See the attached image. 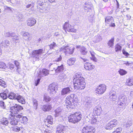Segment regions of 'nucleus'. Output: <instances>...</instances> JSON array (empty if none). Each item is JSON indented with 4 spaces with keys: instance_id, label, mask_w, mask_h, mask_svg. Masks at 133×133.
<instances>
[{
    "instance_id": "nucleus-13",
    "label": "nucleus",
    "mask_w": 133,
    "mask_h": 133,
    "mask_svg": "<svg viewBox=\"0 0 133 133\" xmlns=\"http://www.w3.org/2000/svg\"><path fill=\"white\" fill-rule=\"evenodd\" d=\"M63 28L65 31L66 30L68 32H75L76 31V30L74 29V26H71L67 22L65 23Z\"/></svg>"
},
{
    "instance_id": "nucleus-61",
    "label": "nucleus",
    "mask_w": 133,
    "mask_h": 133,
    "mask_svg": "<svg viewBox=\"0 0 133 133\" xmlns=\"http://www.w3.org/2000/svg\"><path fill=\"white\" fill-rule=\"evenodd\" d=\"M84 78L83 77H77V78H74L73 80V82L77 81V80H81V79H82L81 78Z\"/></svg>"
},
{
    "instance_id": "nucleus-33",
    "label": "nucleus",
    "mask_w": 133,
    "mask_h": 133,
    "mask_svg": "<svg viewBox=\"0 0 133 133\" xmlns=\"http://www.w3.org/2000/svg\"><path fill=\"white\" fill-rule=\"evenodd\" d=\"M23 38L25 40H29L30 35V34L27 32H24L23 35Z\"/></svg>"
},
{
    "instance_id": "nucleus-10",
    "label": "nucleus",
    "mask_w": 133,
    "mask_h": 133,
    "mask_svg": "<svg viewBox=\"0 0 133 133\" xmlns=\"http://www.w3.org/2000/svg\"><path fill=\"white\" fill-rule=\"evenodd\" d=\"M106 89V85L104 84H101L96 89L95 92L98 94H102L104 92Z\"/></svg>"
},
{
    "instance_id": "nucleus-47",
    "label": "nucleus",
    "mask_w": 133,
    "mask_h": 133,
    "mask_svg": "<svg viewBox=\"0 0 133 133\" xmlns=\"http://www.w3.org/2000/svg\"><path fill=\"white\" fill-rule=\"evenodd\" d=\"M12 39H14L15 40V42H17L19 41V38L17 36L15 35V34H14V35H13V36L11 37Z\"/></svg>"
},
{
    "instance_id": "nucleus-5",
    "label": "nucleus",
    "mask_w": 133,
    "mask_h": 133,
    "mask_svg": "<svg viewBox=\"0 0 133 133\" xmlns=\"http://www.w3.org/2000/svg\"><path fill=\"white\" fill-rule=\"evenodd\" d=\"M8 119L9 120V123L12 125H16L19 122L18 118L16 117L13 113H10L8 114Z\"/></svg>"
},
{
    "instance_id": "nucleus-19",
    "label": "nucleus",
    "mask_w": 133,
    "mask_h": 133,
    "mask_svg": "<svg viewBox=\"0 0 133 133\" xmlns=\"http://www.w3.org/2000/svg\"><path fill=\"white\" fill-rule=\"evenodd\" d=\"M109 98L111 100L113 101L116 100L117 97L116 92L115 91L112 90L109 93Z\"/></svg>"
},
{
    "instance_id": "nucleus-49",
    "label": "nucleus",
    "mask_w": 133,
    "mask_h": 133,
    "mask_svg": "<svg viewBox=\"0 0 133 133\" xmlns=\"http://www.w3.org/2000/svg\"><path fill=\"white\" fill-rule=\"evenodd\" d=\"M0 96L3 99H6L8 97L7 94L3 93H0Z\"/></svg>"
},
{
    "instance_id": "nucleus-63",
    "label": "nucleus",
    "mask_w": 133,
    "mask_h": 133,
    "mask_svg": "<svg viewBox=\"0 0 133 133\" xmlns=\"http://www.w3.org/2000/svg\"><path fill=\"white\" fill-rule=\"evenodd\" d=\"M23 17V16L22 14L21 13H19L18 15L17 16V17L19 19H22Z\"/></svg>"
},
{
    "instance_id": "nucleus-24",
    "label": "nucleus",
    "mask_w": 133,
    "mask_h": 133,
    "mask_svg": "<svg viewBox=\"0 0 133 133\" xmlns=\"http://www.w3.org/2000/svg\"><path fill=\"white\" fill-rule=\"evenodd\" d=\"M36 23V20L33 18H29L27 21V24L29 26H31L35 25Z\"/></svg>"
},
{
    "instance_id": "nucleus-37",
    "label": "nucleus",
    "mask_w": 133,
    "mask_h": 133,
    "mask_svg": "<svg viewBox=\"0 0 133 133\" xmlns=\"http://www.w3.org/2000/svg\"><path fill=\"white\" fill-rule=\"evenodd\" d=\"M33 105L34 106L36 110L37 109L38 107V101H37V100L34 98H33Z\"/></svg>"
},
{
    "instance_id": "nucleus-34",
    "label": "nucleus",
    "mask_w": 133,
    "mask_h": 133,
    "mask_svg": "<svg viewBox=\"0 0 133 133\" xmlns=\"http://www.w3.org/2000/svg\"><path fill=\"white\" fill-rule=\"evenodd\" d=\"M66 77V75L64 73H61L59 76V78L62 81H64Z\"/></svg>"
},
{
    "instance_id": "nucleus-29",
    "label": "nucleus",
    "mask_w": 133,
    "mask_h": 133,
    "mask_svg": "<svg viewBox=\"0 0 133 133\" xmlns=\"http://www.w3.org/2000/svg\"><path fill=\"white\" fill-rule=\"evenodd\" d=\"M1 123L4 126H7L9 123V122L7 118H3L1 120Z\"/></svg>"
},
{
    "instance_id": "nucleus-1",
    "label": "nucleus",
    "mask_w": 133,
    "mask_h": 133,
    "mask_svg": "<svg viewBox=\"0 0 133 133\" xmlns=\"http://www.w3.org/2000/svg\"><path fill=\"white\" fill-rule=\"evenodd\" d=\"M77 96L74 94H71L69 96H68L65 100V106L68 109L70 108H72L74 102L77 101Z\"/></svg>"
},
{
    "instance_id": "nucleus-58",
    "label": "nucleus",
    "mask_w": 133,
    "mask_h": 133,
    "mask_svg": "<svg viewBox=\"0 0 133 133\" xmlns=\"http://www.w3.org/2000/svg\"><path fill=\"white\" fill-rule=\"evenodd\" d=\"M78 77H82V74L81 72H78L76 73L75 75L74 78Z\"/></svg>"
},
{
    "instance_id": "nucleus-45",
    "label": "nucleus",
    "mask_w": 133,
    "mask_h": 133,
    "mask_svg": "<svg viewBox=\"0 0 133 133\" xmlns=\"http://www.w3.org/2000/svg\"><path fill=\"white\" fill-rule=\"evenodd\" d=\"M94 39H95V40L94 41L96 42H99L102 39V38L99 35L95 36L94 37Z\"/></svg>"
},
{
    "instance_id": "nucleus-17",
    "label": "nucleus",
    "mask_w": 133,
    "mask_h": 133,
    "mask_svg": "<svg viewBox=\"0 0 133 133\" xmlns=\"http://www.w3.org/2000/svg\"><path fill=\"white\" fill-rule=\"evenodd\" d=\"M72 88L71 87H67L63 88L61 91V94L64 96L69 94L72 91Z\"/></svg>"
},
{
    "instance_id": "nucleus-30",
    "label": "nucleus",
    "mask_w": 133,
    "mask_h": 133,
    "mask_svg": "<svg viewBox=\"0 0 133 133\" xmlns=\"http://www.w3.org/2000/svg\"><path fill=\"white\" fill-rule=\"evenodd\" d=\"M81 54L83 55H86L88 51L86 48L84 46L82 47L81 48V49H79Z\"/></svg>"
},
{
    "instance_id": "nucleus-39",
    "label": "nucleus",
    "mask_w": 133,
    "mask_h": 133,
    "mask_svg": "<svg viewBox=\"0 0 133 133\" xmlns=\"http://www.w3.org/2000/svg\"><path fill=\"white\" fill-rule=\"evenodd\" d=\"M1 45L4 47L8 46L9 45V41L7 40H5L4 41H2L1 43Z\"/></svg>"
},
{
    "instance_id": "nucleus-35",
    "label": "nucleus",
    "mask_w": 133,
    "mask_h": 133,
    "mask_svg": "<svg viewBox=\"0 0 133 133\" xmlns=\"http://www.w3.org/2000/svg\"><path fill=\"white\" fill-rule=\"evenodd\" d=\"M76 61L75 58H71L69 59L67 61V63L69 65H73Z\"/></svg>"
},
{
    "instance_id": "nucleus-15",
    "label": "nucleus",
    "mask_w": 133,
    "mask_h": 133,
    "mask_svg": "<svg viewBox=\"0 0 133 133\" xmlns=\"http://www.w3.org/2000/svg\"><path fill=\"white\" fill-rule=\"evenodd\" d=\"M95 131V128L94 127L87 126L83 128L82 133H94Z\"/></svg>"
},
{
    "instance_id": "nucleus-6",
    "label": "nucleus",
    "mask_w": 133,
    "mask_h": 133,
    "mask_svg": "<svg viewBox=\"0 0 133 133\" xmlns=\"http://www.w3.org/2000/svg\"><path fill=\"white\" fill-rule=\"evenodd\" d=\"M11 112L10 113H13L15 115L19 114V112L23 109V107L21 106L16 104H15L14 106L11 107L10 108Z\"/></svg>"
},
{
    "instance_id": "nucleus-48",
    "label": "nucleus",
    "mask_w": 133,
    "mask_h": 133,
    "mask_svg": "<svg viewBox=\"0 0 133 133\" xmlns=\"http://www.w3.org/2000/svg\"><path fill=\"white\" fill-rule=\"evenodd\" d=\"M38 8H39L38 10V12L39 13H43L46 11V8H42V7H38Z\"/></svg>"
},
{
    "instance_id": "nucleus-21",
    "label": "nucleus",
    "mask_w": 133,
    "mask_h": 133,
    "mask_svg": "<svg viewBox=\"0 0 133 133\" xmlns=\"http://www.w3.org/2000/svg\"><path fill=\"white\" fill-rule=\"evenodd\" d=\"M102 111V109L100 105L96 106L93 109L94 112L97 115H99Z\"/></svg>"
},
{
    "instance_id": "nucleus-25",
    "label": "nucleus",
    "mask_w": 133,
    "mask_h": 133,
    "mask_svg": "<svg viewBox=\"0 0 133 133\" xmlns=\"http://www.w3.org/2000/svg\"><path fill=\"white\" fill-rule=\"evenodd\" d=\"M37 8L38 7H42L43 5H46L47 4L46 0H38L37 2Z\"/></svg>"
},
{
    "instance_id": "nucleus-40",
    "label": "nucleus",
    "mask_w": 133,
    "mask_h": 133,
    "mask_svg": "<svg viewBox=\"0 0 133 133\" xmlns=\"http://www.w3.org/2000/svg\"><path fill=\"white\" fill-rule=\"evenodd\" d=\"M51 99V98L49 96L46 95H44V101L48 102H50Z\"/></svg>"
},
{
    "instance_id": "nucleus-38",
    "label": "nucleus",
    "mask_w": 133,
    "mask_h": 133,
    "mask_svg": "<svg viewBox=\"0 0 133 133\" xmlns=\"http://www.w3.org/2000/svg\"><path fill=\"white\" fill-rule=\"evenodd\" d=\"M52 121L53 119L52 116L51 115L48 116L47 118L46 122L49 124H53Z\"/></svg>"
},
{
    "instance_id": "nucleus-26",
    "label": "nucleus",
    "mask_w": 133,
    "mask_h": 133,
    "mask_svg": "<svg viewBox=\"0 0 133 133\" xmlns=\"http://www.w3.org/2000/svg\"><path fill=\"white\" fill-rule=\"evenodd\" d=\"M16 99L17 101L22 104H24L25 102L24 98L23 96L17 95Z\"/></svg>"
},
{
    "instance_id": "nucleus-60",
    "label": "nucleus",
    "mask_w": 133,
    "mask_h": 133,
    "mask_svg": "<svg viewBox=\"0 0 133 133\" xmlns=\"http://www.w3.org/2000/svg\"><path fill=\"white\" fill-rule=\"evenodd\" d=\"M62 59V57L61 55H59L58 57L55 59V61L56 62H59L61 61Z\"/></svg>"
},
{
    "instance_id": "nucleus-46",
    "label": "nucleus",
    "mask_w": 133,
    "mask_h": 133,
    "mask_svg": "<svg viewBox=\"0 0 133 133\" xmlns=\"http://www.w3.org/2000/svg\"><path fill=\"white\" fill-rule=\"evenodd\" d=\"M132 124V122L131 120H128L126 122L125 126L127 127H129Z\"/></svg>"
},
{
    "instance_id": "nucleus-41",
    "label": "nucleus",
    "mask_w": 133,
    "mask_h": 133,
    "mask_svg": "<svg viewBox=\"0 0 133 133\" xmlns=\"http://www.w3.org/2000/svg\"><path fill=\"white\" fill-rule=\"evenodd\" d=\"M115 50L116 52L120 51L122 48V46L118 44H117L115 46Z\"/></svg>"
},
{
    "instance_id": "nucleus-50",
    "label": "nucleus",
    "mask_w": 133,
    "mask_h": 133,
    "mask_svg": "<svg viewBox=\"0 0 133 133\" xmlns=\"http://www.w3.org/2000/svg\"><path fill=\"white\" fill-rule=\"evenodd\" d=\"M14 35V33L12 32H7L5 34V37H11Z\"/></svg>"
},
{
    "instance_id": "nucleus-62",
    "label": "nucleus",
    "mask_w": 133,
    "mask_h": 133,
    "mask_svg": "<svg viewBox=\"0 0 133 133\" xmlns=\"http://www.w3.org/2000/svg\"><path fill=\"white\" fill-rule=\"evenodd\" d=\"M34 4H30L27 5L26 7L27 8H31L34 7Z\"/></svg>"
},
{
    "instance_id": "nucleus-7",
    "label": "nucleus",
    "mask_w": 133,
    "mask_h": 133,
    "mask_svg": "<svg viewBox=\"0 0 133 133\" xmlns=\"http://www.w3.org/2000/svg\"><path fill=\"white\" fill-rule=\"evenodd\" d=\"M58 87L57 84L56 83H53L49 85L48 91L50 94H55L56 93V90H57Z\"/></svg>"
},
{
    "instance_id": "nucleus-52",
    "label": "nucleus",
    "mask_w": 133,
    "mask_h": 133,
    "mask_svg": "<svg viewBox=\"0 0 133 133\" xmlns=\"http://www.w3.org/2000/svg\"><path fill=\"white\" fill-rule=\"evenodd\" d=\"M0 106L3 109H4L6 107L5 103L3 101H0Z\"/></svg>"
},
{
    "instance_id": "nucleus-23",
    "label": "nucleus",
    "mask_w": 133,
    "mask_h": 133,
    "mask_svg": "<svg viewBox=\"0 0 133 133\" xmlns=\"http://www.w3.org/2000/svg\"><path fill=\"white\" fill-rule=\"evenodd\" d=\"M49 74V71L46 69H43L42 72L39 71V76L40 77H42L44 76H46Z\"/></svg>"
},
{
    "instance_id": "nucleus-32",
    "label": "nucleus",
    "mask_w": 133,
    "mask_h": 133,
    "mask_svg": "<svg viewBox=\"0 0 133 133\" xmlns=\"http://www.w3.org/2000/svg\"><path fill=\"white\" fill-rule=\"evenodd\" d=\"M126 84L129 86L133 85V77L127 79L126 81Z\"/></svg>"
},
{
    "instance_id": "nucleus-8",
    "label": "nucleus",
    "mask_w": 133,
    "mask_h": 133,
    "mask_svg": "<svg viewBox=\"0 0 133 133\" xmlns=\"http://www.w3.org/2000/svg\"><path fill=\"white\" fill-rule=\"evenodd\" d=\"M84 104L85 107L89 109L94 105V102L92 99L89 97L85 99Z\"/></svg>"
},
{
    "instance_id": "nucleus-43",
    "label": "nucleus",
    "mask_w": 133,
    "mask_h": 133,
    "mask_svg": "<svg viewBox=\"0 0 133 133\" xmlns=\"http://www.w3.org/2000/svg\"><path fill=\"white\" fill-rule=\"evenodd\" d=\"M0 85L4 88L7 87L6 82L2 79H0Z\"/></svg>"
},
{
    "instance_id": "nucleus-2",
    "label": "nucleus",
    "mask_w": 133,
    "mask_h": 133,
    "mask_svg": "<svg viewBox=\"0 0 133 133\" xmlns=\"http://www.w3.org/2000/svg\"><path fill=\"white\" fill-rule=\"evenodd\" d=\"M82 116V114L80 112H76L69 116V121L74 123L77 122L81 120Z\"/></svg>"
},
{
    "instance_id": "nucleus-9",
    "label": "nucleus",
    "mask_w": 133,
    "mask_h": 133,
    "mask_svg": "<svg viewBox=\"0 0 133 133\" xmlns=\"http://www.w3.org/2000/svg\"><path fill=\"white\" fill-rule=\"evenodd\" d=\"M74 47L63 46L61 48L60 50L61 51H64L65 54H72L74 52Z\"/></svg>"
},
{
    "instance_id": "nucleus-54",
    "label": "nucleus",
    "mask_w": 133,
    "mask_h": 133,
    "mask_svg": "<svg viewBox=\"0 0 133 133\" xmlns=\"http://www.w3.org/2000/svg\"><path fill=\"white\" fill-rule=\"evenodd\" d=\"M122 130V128L119 127L116 129V131H114L112 133H121Z\"/></svg>"
},
{
    "instance_id": "nucleus-16",
    "label": "nucleus",
    "mask_w": 133,
    "mask_h": 133,
    "mask_svg": "<svg viewBox=\"0 0 133 133\" xmlns=\"http://www.w3.org/2000/svg\"><path fill=\"white\" fill-rule=\"evenodd\" d=\"M16 117L18 118L19 122L24 124L26 123L28 120V119L26 117L23 116L21 114H16Z\"/></svg>"
},
{
    "instance_id": "nucleus-55",
    "label": "nucleus",
    "mask_w": 133,
    "mask_h": 133,
    "mask_svg": "<svg viewBox=\"0 0 133 133\" xmlns=\"http://www.w3.org/2000/svg\"><path fill=\"white\" fill-rule=\"evenodd\" d=\"M14 64L17 68V71L18 72L19 68V63L17 61H15Z\"/></svg>"
},
{
    "instance_id": "nucleus-64",
    "label": "nucleus",
    "mask_w": 133,
    "mask_h": 133,
    "mask_svg": "<svg viewBox=\"0 0 133 133\" xmlns=\"http://www.w3.org/2000/svg\"><path fill=\"white\" fill-rule=\"evenodd\" d=\"M9 67L10 69H12L14 67V65L12 64H9Z\"/></svg>"
},
{
    "instance_id": "nucleus-36",
    "label": "nucleus",
    "mask_w": 133,
    "mask_h": 133,
    "mask_svg": "<svg viewBox=\"0 0 133 133\" xmlns=\"http://www.w3.org/2000/svg\"><path fill=\"white\" fill-rule=\"evenodd\" d=\"M62 111V108L60 107H58L55 110V116H58L61 114Z\"/></svg>"
},
{
    "instance_id": "nucleus-31",
    "label": "nucleus",
    "mask_w": 133,
    "mask_h": 133,
    "mask_svg": "<svg viewBox=\"0 0 133 133\" xmlns=\"http://www.w3.org/2000/svg\"><path fill=\"white\" fill-rule=\"evenodd\" d=\"M114 38L113 37L108 42L107 44L109 48H112L114 46Z\"/></svg>"
},
{
    "instance_id": "nucleus-51",
    "label": "nucleus",
    "mask_w": 133,
    "mask_h": 133,
    "mask_svg": "<svg viewBox=\"0 0 133 133\" xmlns=\"http://www.w3.org/2000/svg\"><path fill=\"white\" fill-rule=\"evenodd\" d=\"M21 128L22 129V128L15 126L13 128L12 130L14 132H18L21 130Z\"/></svg>"
},
{
    "instance_id": "nucleus-20",
    "label": "nucleus",
    "mask_w": 133,
    "mask_h": 133,
    "mask_svg": "<svg viewBox=\"0 0 133 133\" xmlns=\"http://www.w3.org/2000/svg\"><path fill=\"white\" fill-rule=\"evenodd\" d=\"M41 108L43 111L45 112L50 110L52 107L51 105L47 104L42 106Z\"/></svg>"
},
{
    "instance_id": "nucleus-14",
    "label": "nucleus",
    "mask_w": 133,
    "mask_h": 133,
    "mask_svg": "<svg viewBox=\"0 0 133 133\" xmlns=\"http://www.w3.org/2000/svg\"><path fill=\"white\" fill-rule=\"evenodd\" d=\"M44 51V50L42 49L34 50L32 52V55L33 57L38 59L39 57L43 52Z\"/></svg>"
},
{
    "instance_id": "nucleus-28",
    "label": "nucleus",
    "mask_w": 133,
    "mask_h": 133,
    "mask_svg": "<svg viewBox=\"0 0 133 133\" xmlns=\"http://www.w3.org/2000/svg\"><path fill=\"white\" fill-rule=\"evenodd\" d=\"M17 96V95H16L14 92H11L8 95V97L11 99H15L16 98Z\"/></svg>"
},
{
    "instance_id": "nucleus-42",
    "label": "nucleus",
    "mask_w": 133,
    "mask_h": 133,
    "mask_svg": "<svg viewBox=\"0 0 133 133\" xmlns=\"http://www.w3.org/2000/svg\"><path fill=\"white\" fill-rule=\"evenodd\" d=\"M118 72L120 75L121 76L124 75L127 73V72L126 71L121 69L119 70Z\"/></svg>"
},
{
    "instance_id": "nucleus-4",
    "label": "nucleus",
    "mask_w": 133,
    "mask_h": 133,
    "mask_svg": "<svg viewBox=\"0 0 133 133\" xmlns=\"http://www.w3.org/2000/svg\"><path fill=\"white\" fill-rule=\"evenodd\" d=\"M118 99L119 101L118 105L120 106V108H122V110H123L125 107L127 99V97L124 95L121 94L119 97Z\"/></svg>"
},
{
    "instance_id": "nucleus-11",
    "label": "nucleus",
    "mask_w": 133,
    "mask_h": 133,
    "mask_svg": "<svg viewBox=\"0 0 133 133\" xmlns=\"http://www.w3.org/2000/svg\"><path fill=\"white\" fill-rule=\"evenodd\" d=\"M117 121L116 119H112L106 125L105 128L106 129H111L113 127H116L117 125Z\"/></svg>"
},
{
    "instance_id": "nucleus-57",
    "label": "nucleus",
    "mask_w": 133,
    "mask_h": 133,
    "mask_svg": "<svg viewBox=\"0 0 133 133\" xmlns=\"http://www.w3.org/2000/svg\"><path fill=\"white\" fill-rule=\"evenodd\" d=\"M122 52L123 54L127 57H128L129 56L130 54L126 51L124 49L122 50Z\"/></svg>"
},
{
    "instance_id": "nucleus-3",
    "label": "nucleus",
    "mask_w": 133,
    "mask_h": 133,
    "mask_svg": "<svg viewBox=\"0 0 133 133\" xmlns=\"http://www.w3.org/2000/svg\"><path fill=\"white\" fill-rule=\"evenodd\" d=\"M73 82L74 88L76 90L83 89L85 87V83L84 78H82V79L81 80H77Z\"/></svg>"
},
{
    "instance_id": "nucleus-56",
    "label": "nucleus",
    "mask_w": 133,
    "mask_h": 133,
    "mask_svg": "<svg viewBox=\"0 0 133 133\" xmlns=\"http://www.w3.org/2000/svg\"><path fill=\"white\" fill-rule=\"evenodd\" d=\"M38 78L37 80H36L35 81V84L36 86H37L38 84H39V82L41 79V78L42 77H40L39 76V75L38 76Z\"/></svg>"
},
{
    "instance_id": "nucleus-53",
    "label": "nucleus",
    "mask_w": 133,
    "mask_h": 133,
    "mask_svg": "<svg viewBox=\"0 0 133 133\" xmlns=\"http://www.w3.org/2000/svg\"><path fill=\"white\" fill-rule=\"evenodd\" d=\"M5 64L3 62H0V68L5 69L6 68Z\"/></svg>"
},
{
    "instance_id": "nucleus-12",
    "label": "nucleus",
    "mask_w": 133,
    "mask_h": 133,
    "mask_svg": "<svg viewBox=\"0 0 133 133\" xmlns=\"http://www.w3.org/2000/svg\"><path fill=\"white\" fill-rule=\"evenodd\" d=\"M105 21L106 24H109V26L114 27L115 26L113 18L111 16H109L105 18Z\"/></svg>"
},
{
    "instance_id": "nucleus-22",
    "label": "nucleus",
    "mask_w": 133,
    "mask_h": 133,
    "mask_svg": "<svg viewBox=\"0 0 133 133\" xmlns=\"http://www.w3.org/2000/svg\"><path fill=\"white\" fill-rule=\"evenodd\" d=\"M84 67L86 69L89 70H92L95 68L94 65L89 62H86L85 63Z\"/></svg>"
},
{
    "instance_id": "nucleus-27",
    "label": "nucleus",
    "mask_w": 133,
    "mask_h": 133,
    "mask_svg": "<svg viewBox=\"0 0 133 133\" xmlns=\"http://www.w3.org/2000/svg\"><path fill=\"white\" fill-rule=\"evenodd\" d=\"M65 127L62 125H59L57 128L56 132L57 133H63L64 129Z\"/></svg>"
},
{
    "instance_id": "nucleus-18",
    "label": "nucleus",
    "mask_w": 133,
    "mask_h": 133,
    "mask_svg": "<svg viewBox=\"0 0 133 133\" xmlns=\"http://www.w3.org/2000/svg\"><path fill=\"white\" fill-rule=\"evenodd\" d=\"M53 65L54 66H55V65L57 66L56 68H53V69L55 70L56 72L59 73L62 72L64 70L63 66L62 64L61 65L59 66L57 65V64H54Z\"/></svg>"
},
{
    "instance_id": "nucleus-44",
    "label": "nucleus",
    "mask_w": 133,
    "mask_h": 133,
    "mask_svg": "<svg viewBox=\"0 0 133 133\" xmlns=\"http://www.w3.org/2000/svg\"><path fill=\"white\" fill-rule=\"evenodd\" d=\"M50 47V49L51 50L52 49H54L55 48L57 47V45L56 43L53 42L50 44L49 46Z\"/></svg>"
},
{
    "instance_id": "nucleus-59",
    "label": "nucleus",
    "mask_w": 133,
    "mask_h": 133,
    "mask_svg": "<svg viewBox=\"0 0 133 133\" xmlns=\"http://www.w3.org/2000/svg\"><path fill=\"white\" fill-rule=\"evenodd\" d=\"M97 121V120L95 118H92L91 119V122L92 124H94L96 123Z\"/></svg>"
}]
</instances>
